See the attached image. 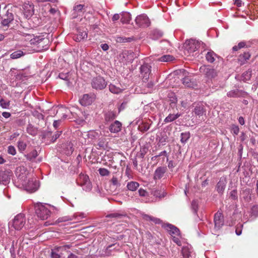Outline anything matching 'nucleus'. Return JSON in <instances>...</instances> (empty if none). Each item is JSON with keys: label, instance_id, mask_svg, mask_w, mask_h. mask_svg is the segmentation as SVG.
<instances>
[{"label": "nucleus", "instance_id": "nucleus-58", "mask_svg": "<svg viewBox=\"0 0 258 258\" xmlns=\"http://www.w3.org/2000/svg\"><path fill=\"white\" fill-rule=\"evenodd\" d=\"M191 206H192V209L194 210L195 212H196L198 210V207L197 202L195 200L193 201L191 203Z\"/></svg>", "mask_w": 258, "mask_h": 258}, {"label": "nucleus", "instance_id": "nucleus-50", "mask_svg": "<svg viewBox=\"0 0 258 258\" xmlns=\"http://www.w3.org/2000/svg\"><path fill=\"white\" fill-rule=\"evenodd\" d=\"M0 105L3 108H7L9 106L10 102L5 101L3 98H0Z\"/></svg>", "mask_w": 258, "mask_h": 258}, {"label": "nucleus", "instance_id": "nucleus-36", "mask_svg": "<svg viewBox=\"0 0 258 258\" xmlns=\"http://www.w3.org/2000/svg\"><path fill=\"white\" fill-rule=\"evenodd\" d=\"M173 241L178 245H181L182 243H185V239L180 234L178 236H174L172 237Z\"/></svg>", "mask_w": 258, "mask_h": 258}, {"label": "nucleus", "instance_id": "nucleus-22", "mask_svg": "<svg viewBox=\"0 0 258 258\" xmlns=\"http://www.w3.org/2000/svg\"><path fill=\"white\" fill-rule=\"evenodd\" d=\"M38 155L37 150L31 146L30 147V150H29L26 153L24 154V157L27 160L30 161L35 159Z\"/></svg>", "mask_w": 258, "mask_h": 258}, {"label": "nucleus", "instance_id": "nucleus-34", "mask_svg": "<svg viewBox=\"0 0 258 258\" xmlns=\"http://www.w3.org/2000/svg\"><path fill=\"white\" fill-rule=\"evenodd\" d=\"M127 188L131 191H135L139 186V183L136 181H130L127 184Z\"/></svg>", "mask_w": 258, "mask_h": 258}, {"label": "nucleus", "instance_id": "nucleus-43", "mask_svg": "<svg viewBox=\"0 0 258 258\" xmlns=\"http://www.w3.org/2000/svg\"><path fill=\"white\" fill-rule=\"evenodd\" d=\"M195 114L199 116V117L202 116L203 115L205 111L204 110V108L202 106H196L194 110Z\"/></svg>", "mask_w": 258, "mask_h": 258}, {"label": "nucleus", "instance_id": "nucleus-5", "mask_svg": "<svg viewBox=\"0 0 258 258\" xmlns=\"http://www.w3.org/2000/svg\"><path fill=\"white\" fill-rule=\"evenodd\" d=\"M77 181L78 184L82 186L84 190L86 191L91 190L92 188L91 183L88 176L87 175L80 174Z\"/></svg>", "mask_w": 258, "mask_h": 258}, {"label": "nucleus", "instance_id": "nucleus-30", "mask_svg": "<svg viewBox=\"0 0 258 258\" xmlns=\"http://www.w3.org/2000/svg\"><path fill=\"white\" fill-rule=\"evenodd\" d=\"M251 195L250 190L249 189H245L241 193V198L246 202H249L251 199Z\"/></svg>", "mask_w": 258, "mask_h": 258}, {"label": "nucleus", "instance_id": "nucleus-44", "mask_svg": "<svg viewBox=\"0 0 258 258\" xmlns=\"http://www.w3.org/2000/svg\"><path fill=\"white\" fill-rule=\"evenodd\" d=\"M251 71H247L243 73L242 76V80L244 82H246L247 81H249L251 78Z\"/></svg>", "mask_w": 258, "mask_h": 258}, {"label": "nucleus", "instance_id": "nucleus-16", "mask_svg": "<svg viewBox=\"0 0 258 258\" xmlns=\"http://www.w3.org/2000/svg\"><path fill=\"white\" fill-rule=\"evenodd\" d=\"M12 176L8 171H0V184H7Z\"/></svg>", "mask_w": 258, "mask_h": 258}, {"label": "nucleus", "instance_id": "nucleus-27", "mask_svg": "<svg viewBox=\"0 0 258 258\" xmlns=\"http://www.w3.org/2000/svg\"><path fill=\"white\" fill-rule=\"evenodd\" d=\"M87 38V33L85 30L78 29V34L77 36L74 38V39L76 41L80 42Z\"/></svg>", "mask_w": 258, "mask_h": 258}, {"label": "nucleus", "instance_id": "nucleus-2", "mask_svg": "<svg viewBox=\"0 0 258 258\" xmlns=\"http://www.w3.org/2000/svg\"><path fill=\"white\" fill-rule=\"evenodd\" d=\"M70 247L69 245H63L55 247L51 250V258H65L67 255H68V258H77V256L72 253H69L68 249Z\"/></svg>", "mask_w": 258, "mask_h": 258}, {"label": "nucleus", "instance_id": "nucleus-6", "mask_svg": "<svg viewBox=\"0 0 258 258\" xmlns=\"http://www.w3.org/2000/svg\"><path fill=\"white\" fill-rule=\"evenodd\" d=\"M91 85L93 89L102 90L106 87L107 83L103 77L98 76L93 79Z\"/></svg>", "mask_w": 258, "mask_h": 258}, {"label": "nucleus", "instance_id": "nucleus-18", "mask_svg": "<svg viewBox=\"0 0 258 258\" xmlns=\"http://www.w3.org/2000/svg\"><path fill=\"white\" fill-rule=\"evenodd\" d=\"M2 24L3 26H8L14 20V15L12 12H10V10H8L6 15L2 17Z\"/></svg>", "mask_w": 258, "mask_h": 258}, {"label": "nucleus", "instance_id": "nucleus-35", "mask_svg": "<svg viewBox=\"0 0 258 258\" xmlns=\"http://www.w3.org/2000/svg\"><path fill=\"white\" fill-rule=\"evenodd\" d=\"M229 97H239L242 95V93L239 90H231L227 93Z\"/></svg>", "mask_w": 258, "mask_h": 258}, {"label": "nucleus", "instance_id": "nucleus-9", "mask_svg": "<svg viewBox=\"0 0 258 258\" xmlns=\"http://www.w3.org/2000/svg\"><path fill=\"white\" fill-rule=\"evenodd\" d=\"M135 22L136 24L141 27H147L150 25V21L149 18L145 14H142L137 16Z\"/></svg>", "mask_w": 258, "mask_h": 258}, {"label": "nucleus", "instance_id": "nucleus-3", "mask_svg": "<svg viewBox=\"0 0 258 258\" xmlns=\"http://www.w3.org/2000/svg\"><path fill=\"white\" fill-rule=\"evenodd\" d=\"M201 42L195 39L186 40L184 43V54L188 56L197 50L200 46Z\"/></svg>", "mask_w": 258, "mask_h": 258}, {"label": "nucleus", "instance_id": "nucleus-15", "mask_svg": "<svg viewBox=\"0 0 258 258\" xmlns=\"http://www.w3.org/2000/svg\"><path fill=\"white\" fill-rule=\"evenodd\" d=\"M85 11L84 5H77L74 7L72 16L73 18H76L79 16H82Z\"/></svg>", "mask_w": 258, "mask_h": 258}, {"label": "nucleus", "instance_id": "nucleus-60", "mask_svg": "<svg viewBox=\"0 0 258 258\" xmlns=\"http://www.w3.org/2000/svg\"><path fill=\"white\" fill-rule=\"evenodd\" d=\"M242 56L245 60H247L249 59L250 57V54L248 52H244L242 55Z\"/></svg>", "mask_w": 258, "mask_h": 258}, {"label": "nucleus", "instance_id": "nucleus-19", "mask_svg": "<svg viewBox=\"0 0 258 258\" xmlns=\"http://www.w3.org/2000/svg\"><path fill=\"white\" fill-rule=\"evenodd\" d=\"M182 83L185 87L195 88L197 86L196 81L190 77H186L182 80Z\"/></svg>", "mask_w": 258, "mask_h": 258}, {"label": "nucleus", "instance_id": "nucleus-46", "mask_svg": "<svg viewBox=\"0 0 258 258\" xmlns=\"http://www.w3.org/2000/svg\"><path fill=\"white\" fill-rule=\"evenodd\" d=\"M116 115L115 113L113 111H108L105 114V119L107 121L113 119L116 117Z\"/></svg>", "mask_w": 258, "mask_h": 258}, {"label": "nucleus", "instance_id": "nucleus-51", "mask_svg": "<svg viewBox=\"0 0 258 258\" xmlns=\"http://www.w3.org/2000/svg\"><path fill=\"white\" fill-rule=\"evenodd\" d=\"M8 153L10 155H15L16 154L15 147L12 145L9 146L8 147Z\"/></svg>", "mask_w": 258, "mask_h": 258}, {"label": "nucleus", "instance_id": "nucleus-29", "mask_svg": "<svg viewBox=\"0 0 258 258\" xmlns=\"http://www.w3.org/2000/svg\"><path fill=\"white\" fill-rule=\"evenodd\" d=\"M226 185V181L225 178H221L217 184V190L218 192L222 193L224 190Z\"/></svg>", "mask_w": 258, "mask_h": 258}, {"label": "nucleus", "instance_id": "nucleus-13", "mask_svg": "<svg viewBox=\"0 0 258 258\" xmlns=\"http://www.w3.org/2000/svg\"><path fill=\"white\" fill-rule=\"evenodd\" d=\"M215 228L220 229L224 224V219L222 214L218 212L215 214L214 217Z\"/></svg>", "mask_w": 258, "mask_h": 258}, {"label": "nucleus", "instance_id": "nucleus-20", "mask_svg": "<svg viewBox=\"0 0 258 258\" xmlns=\"http://www.w3.org/2000/svg\"><path fill=\"white\" fill-rule=\"evenodd\" d=\"M19 151L24 155L30 150V146H28L26 141H20L17 145Z\"/></svg>", "mask_w": 258, "mask_h": 258}, {"label": "nucleus", "instance_id": "nucleus-8", "mask_svg": "<svg viewBox=\"0 0 258 258\" xmlns=\"http://www.w3.org/2000/svg\"><path fill=\"white\" fill-rule=\"evenodd\" d=\"M22 11L25 17L29 19L34 13V6L30 2H26L22 5Z\"/></svg>", "mask_w": 258, "mask_h": 258}, {"label": "nucleus", "instance_id": "nucleus-26", "mask_svg": "<svg viewBox=\"0 0 258 258\" xmlns=\"http://www.w3.org/2000/svg\"><path fill=\"white\" fill-rule=\"evenodd\" d=\"M121 123L119 121L116 120L110 125L109 131L111 133H116L121 130Z\"/></svg>", "mask_w": 258, "mask_h": 258}, {"label": "nucleus", "instance_id": "nucleus-37", "mask_svg": "<svg viewBox=\"0 0 258 258\" xmlns=\"http://www.w3.org/2000/svg\"><path fill=\"white\" fill-rule=\"evenodd\" d=\"M109 89L111 93L114 94L120 93L123 90V89L120 88L119 87L111 84L109 85Z\"/></svg>", "mask_w": 258, "mask_h": 258}, {"label": "nucleus", "instance_id": "nucleus-31", "mask_svg": "<svg viewBox=\"0 0 258 258\" xmlns=\"http://www.w3.org/2000/svg\"><path fill=\"white\" fill-rule=\"evenodd\" d=\"M131 20V15L128 12H123L121 14L120 21L123 24L129 23Z\"/></svg>", "mask_w": 258, "mask_h": 258}, {"label": "nucleus", "instance_id": "nucleus-21", "mask_svg": "<svg viewBox=\"0 0 258 258\" xmlns=\"http://www.w3.org/2000/svg\"><path fill=\"white\" fill-rule=\"evenodd\" d=\"M166 171V168L164 167H159L155 171L154 179L155 180L161 179Z\"/></svg>", "mask_w": 258, "mask_h": 258}, {"label": "nucleus", "instance_id": "nucleus-59", "mask_svg": "<svg viewBox=\"0 0 258 258\" xmlns=\"http://www.w3.org/2000/svg\"><path fill=\"white\" fill-rule=\"evenodd\" d=\"M237 192L235 190H233L230 192V197L233 200L237 199Z\"/></svg>", "mask_w": 258, "mask_h": 258}, {"label": "nucleus", "instance_id": "nucleus-54", "mask_svg": "<svg viewBox=\"0 0 258 258\" xmlns=\"http://www.w3.org/2000/svg\"><path fill=\"white\" fill-rule=\"evenodd\" d=\"M8 159L10 161V162L11 163V164H9V165L11 166H13V168L15 169V162H16L15 159H16V158H11L10 157H9L8 158ZM7 165H8V164Z\"/></svg>", "mask_w": 258, "mask_h": 258}, {"label": "nucleus", "instance_id": "nucleus-11", "mask_svg": "<svg viewBox=\"0 0 258 258\" xmlns=\"http://www.w3.org/2000/svg\"><path fill=\"white\" fill-rule=\"evenodd\" d=\"M140 70L143 81H147L149 78L151 72V66L147 63H145L141 67Z\"/></svg>", "mask_w": 258, "mask_h": 258}, {"label": "nucleus", "instance_id": "nucleus-42", "mask_svg": "<svg viewBox=\"0 0 258 258\" xmlns=\"http://www.w3.org/2000/svg\"><path fill=\"white\" fill-rule=\"evenodd\" d=\"M110 182L111 184L116 188L120 185V180L115 176H113L110 180Z\"/></svg>", "mask_w": 258, "mask_h": 258}, {"label": "nucleus", "instance_id": "nucleus-47", "mask_svg": "<svg viewBox=\"0 0 258 258\" xmlns=\"http://www.w3.org/2000/svg\"><path fill=\"white\" fill-rule=\"evenodd\" d=\"M165 195L166 194L164 190H156L154 192V196L159 198L164 197Z\"/></svg>", "mask_w": 258, "mask_h": 258}, {"label": "nucleus", "instance_id": "nucleus-12", "mask_svg": "<svg viewBox=\"0 0 258 258\" xmlns=\"http://www.w3.org/2000/svg\"><path fill=\"white\" fill-rule=\"evenodd\" d=\"M191 246L188 244H186L182 247L181 249L182 258H193Z\"/></svg>", "mask_w": 258, "mask_h": 258}, {"label": "nucleus", "instance_id": "nucleus-40", "mask_svg": "<svg viewBox=\"0 0 258 258\" xmlns=\"http://www.w3.org/2000/svg\"><path fill=\"white\" fill-rule=\"evenodd\" d=\"M180 141L182 143L185 144L190 138V134L189 132L182 133L181 134Z\"/></svg>", "mask_w": 258, "mask_h": 258}, {"label": "nucleus", "instance_id": "nucleus-63", "mask_svg": "<svg viewBox=\"0 0 258 258\" xmlns=\"http://www.w3.org/2000/svg\"><path fill=\"white\" fill-rule=\"evenodd\" d=\"M121 216V215L117 214V213H113L107 216V217H111V218H118Z\"/></svg>", "mask_w": 258, "mask_h": 258}, {"label": "nucleus", "instance_id": "nucleus-53", "mask_svg": "<svg viewBox=\"0 0 258 258\" xmlns=\"http://www.w3.org/2000/svg\"><path fill=\"white\" fill-rule=\"evenodd\" d=\"M59 77L60 79L64 80H68L69 78V75L68 73H60L59 74Z\"/></svg>", "mask_w": 258, "mask_h": 258}, {"label": "nucleus", "instance_id": "nucleus-4", "mask_svg": "<svg viewBox=\"0 0 258 258\" xmlns=\"http://www.w3.org/2000/svg\"><path fill=\"white\" fill-rule=\"evenodd\" d=\"M35 209L37 216L41 220L46 219L50 216V210L45 205L38 203L35 206Z\"/></svg>", "mask_w": 258, "mask_h": 258}, {"label": "nucleus", "instance_id": "nucleus-48", "mask_svg": "<svg viewBox=\"0 0 258 258\" xmlns=\"http://www.w3.org/2000/svg\"><path fill=\"white\" fill-rule=\"evenodd\" d=\"M98 171L99 174L102 176H108L109 175L110 172L109 171L104 168H100L98 169Z\"/></svg>", "mask_w": 258, "mask_h": 258}, {"label": "nucleus", "instance_id": "nucleus-56", "mask_svg": "<svg viewBox=\"0 0 258 258\" xmlns=\"http://www.w3.org/2000/svg\"><path fill=\"white\" fill-rule=\"evenodd\" d=\"M232 131L234 134L237 135L239 133V128L237 125H233L232 127Z\"/></svg>", "mask_w": 258, "mask_h": 258}, {"label": "nucleus", "instance_id": "nucleus-32", "mask_svg": "<svg viewBox=\"0 0 258 258\" xmlns=\"http://www.w3.org/2000/svg\"><path fill=\"white\" fill-rule=\"evenodd\" d=\"M180 116V114H169L164 120L165 123H168L176 120Z\"/></svg>", "mask_w": 258, "mask_h": 258}, {"label": "nucleus", "instance_id": "nucleus-57", "mask_svg": "<svg viewBox=\"0 0 258 258\" xmlns=\"http://www.w3.org/2000/svg\"><path fill=\"white\" fill-rule=\"evenodd\" d=\"M61 134V132H57L52 137V142H55L56 140L59 137Z\"/></svg>", "mask_w": 258, "mask_h": 258}, {"label": "nucleus", "instance_id": "nucleus-7", "mask_svg": "<svg viewBox=\"0 0 258 258\" xmlns=\"http://www.w3.org/2000/svg\"><path fill=\"white\" fill-rule=\"evenodd\" d=\"M86 216L83 213H76L72 216H64L59 218L57 219V222L60 223L63 222H67L69 221L75 220L74 222H79L81 219L85 218Z\"/></svg>", "mask_w": 258, "mask_h": 258}, {"label": "nucleus", "instance_id": "nucleus-62", "mask_svg": "<svg viewBox=\"0 0 258 258\" xmlns=\"http://www.w3.org/2000/svg\"><path fill=\"white\" fill-rule=\"evenodd\" d=\"M139 194L141 197H145L147 194V192L145 190L143 189H140L138 191Z\"/></svg>", "mask_w": 258, "mask_h": 258}, {"label": "nucleus", "instance_id": "nucleus-17", "mask_svg": "<svg viewBox=\"0 0 258 258\" xmlns=\"http://www.w3.org/2000/svg\"><path fill=\"white\" fill-rule=\"evenodd\" d=\"M200 70L203 71L206 76L209 78H215L217 76V72L212 68L204 66L200 68Z\"/></svg>", "mask_w": 258, "mask_h": 258}, {"label": "nucleus", "instance_id": "nucleus-10", "mask_svg": "<svg viewBox=\"0 0 258 258\" xmlns=\"http://www.w3.org/2000/svg\"><path fill=\"white\" fill-rule=\"evenodd\" d=\"M32 39L33 35L30 34H26L25 36L21 35L19 36H17V40L19 41V43H17V45L28 46L29 44H32L31 40Z\"/></svg>", "mask_w": 258, "mask_h": 258}, {"label": "nucleus", "instance_id": "nucleus-14", "mask_svg": "<svg viewBox=\"0 0 258 258\" xmlns=\"http://www.w3.org/2000/svg\"><path fill=\"white\" fill-rule=\"evenodd\" d=\"M95 99V96L90 94H84L80 100V103L83 106L91 104Z\"/></svg>", "mask_w": 258, "mask_h": 258}, {"label": "nucleus", "instance_id": "nucleus-52", "mask_svg": "<svg viewBox=\"0 0 258 258\" xmlns=\"http://www.w3.org/2000/svg\"><path fill=\"white\" fill-rule=\"evenodd\" d=\"M140 130L142 132L147 131L150 128V125L148 123H144L142 125L139 126Z\"/></svg>", "mask_w": 258, "mask_h": 258}, {"label": "nucleus", "instance_id": "nucleus-45", "mask_svg": "<svg viewBox=\"0 0 258 258\" xmlns=\"http://www.w3.org/2000/svg\"><path fill=\"white\" fill-rule=\"evenodd\" d=\"M16 220V216L14 217V219L12 221L9 223V228L11 231H14L15 233V230L16 229V226L15 225V221Z\"/></svg>", "mask_w": 258, "mask_h": 258}, {"label": "nucleus", "instance_id": "nucleus-55", "mask_svg": "<svg viewBox=\"0 0 258 258\" xmlns=\"http://www.w3.org/2000/svg\"><path fill=\"white\" fill-rule=\"evenodd\" d=\"M10 252L11 253V255L13 258H15V247H14V241H13V243L11 246V248L10 249Z\"/></svg>", "mask_w": 258, "mask_h": 258}, {"label": "nucleus", "instance_id": "nucleus-33", "mask_svg": "<svg viewBox=\"0 0 258 258\" xmlns=\"http://www.w3.org/2000/svg\"><path fill=\"white\" fill-rule=\"evenodd\" d=\"M142 217L144 220H147V221H152L153 222H154L155 224H159L161 222L160 219L155 218V217H153L149 216L148 215L143 214L142 215Z\"/></svg>", "mask_w": 258, "mask_h": 258}, {"label": "nucleus", "instance_id": "nucleus-38", "mask_svg": "<svg viewBox=\"0 0 258 258\" xmlns=\"http://www.w3.org/2000/svg\"><path fill=\"white\" fill-rule=\"evenodd\" d=\"M27 132L29 134L34 136L37 134V128L31 124H29L27 127Z\"/></svg>", "mask_w": 258, "mask_h": 258}, {"label": "nucleus", "instance_id": "nucleus-28", "mask_svg": "<svg viewBox=\"0 0 258 258\" xmlns=\"http://www.w3.org/2000/svg\"><path fill=\"white\" fill-rule=\"evenodd\" d=\"M25 223V219L23 214L17 215V230L21 229Z\"/></svg>", "mask_w": 258, "mask_h": 258}, {"label": "nucleus", "instance_id": "nucleus-24", "mask_svg": "<svg viewBox=\"0 0 258 258\" xmlns=\"http://www.w3.org/2000/svg\"><path fill=\"white\" fill-rule=\"evenodd\" d=\"M166 229L169 231L172 237L174 236H178L180 234L179 230L171 224H168L166 226Z\"/></svg>", "mask_w": 258, "mask_h": 258}, {"label": "nucleus", "instance_id": "nucleus-1", "mask_svg": "<svg viewBox=\"0 0 258 258\" xmlns=\"http://www.w3.org/2000/svg\"><path fill=\"white\" fill-rule=\"evenodd\" d=\"M20 173L17 177V187L28 192L36 191L39 187V183L30 177V174L23 166L19 167Z\"/></svg>", "mask_w": 258, "mask_h": 258}, {"label": "nucleus", "instance_id": "nucleus-49", "mask_svg": "<svg viewBox=\"0 0 258 258\" xmlns=\"http://www.w3.org/2000/svg\"><path fill=\"white\" fill-rule=\"evenodd\" d=\"M251 217L253 216L254 218L258 217V206H253L251 209Z\"/></svg>", "mask_w": 258, "mask_h": 258}, {"label": "nucleus", "instance_id": "nucleus-64", "mask_svg": "<svg viewBox=\"0 0 258 258\" xmlns=\"http://www.w3.org/2000/svg\"><path fill=\"white\" fill-rule=\"evenodd\" d=\"M60 123V120H54L53 123V125L54 127H55V128H57L58 126L59 125Z\"/></svg>", "mask_w": 258, "mask_h": 258}, {"label": "nucleus", "instance_id": "nucleus-25", "mask_svg": "<svg viewBox=\"0 0 258 258\" xmlns=\"http://www.w3.org/2000/svg\"><path fill=\"white\" fill-rule=\"evenodd\" d=\"M216 58L219 59L221 58L219 57L214 51L210 50L206 53V59L209 62L213 63Z\"/></svg>", "mask_w": 258, "mask_h": 258}, {"label": "nucleus", "instance_id": "nucleus-61", "mask_svg": "<svg viewBox=\"0 0 258 258\" xmlns=\"http://www.w3.org/2000/svg\"><path fill=\"white\" fill-rule=\"evenodd\" d=\"M163 155H164L165 156H167V152H166V151H163L160 152L159 155L153 157L152 158V159L153 160L154 158H157L158 157H160V156H163Z\"/></svg>", "mask_w": 258, "mask_h": 258}, {"label": "nucleus", "instance_id": "nucleus-23", "mask_svg": "<svg viewBox=\"0 0 258 258\" xmlns=\"http://www.w3.org/2000/svg\"><path fill=\"white\" fill-rule=\"evenodd\" d=\"M98 134L94 131H90L87 133H85L83 134V137L86 139L88 138V141H85V143H89L93 140L95 139L97 137Z\"/></svg>", "mask_w": 258, "mask_h": 258}, {"label": "nucleus", "instance_id": "nucleus-39", "mask_svg": "<svg viewBox=\"0 0 258 258\" xmlns=\"http://www.w3.org/2000/svg\"><path fill=\"white\" fill-rule=\"evenodd\" d=\"M44 40V38L40 36H34L33 35V39L31 40V44H39L40 46V44Z\"/></svg>", "mask_w": 258, "mask_h": 258}, {"label": "nucleus", "instance_id": "nucleus-41", "mask_svg": "<svg viewBox=\"0 0 258 258\" xmlns=\"http://www.w3.org/2000/svg\"><path fill=\"white\" fill-rule=\"evenodd\" d=\"M174 59V57L170 55H164L159 58L158 60L160 61L168 62L172 61Z\"/></svg>", "mask_w": 258, "mask_h": 258}]
</instances>
